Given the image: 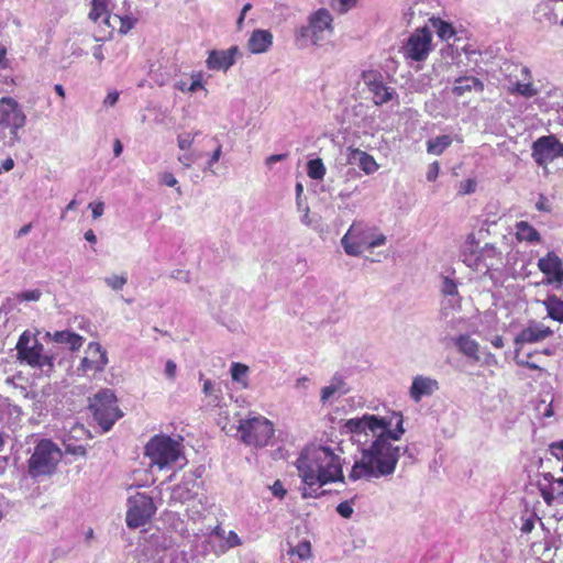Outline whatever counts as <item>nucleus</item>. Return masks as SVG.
<instances>
[{
  "label": "nucleus",
  "instance_id": "62",
  "mask_svg": "<svg viewBox=\"0 0 563 563\" xmlns=\"http://www.w3.org/2000/svg\"><path fill=\"white\" fill-rule=\"evenodd\" d=\"M123 151V146H122V143L120 140H115L114 143H113V153H114V156L118 157L121 155Z\"/></svg>",
  "mask_w": 563,
  "mask_h": 563
},
{
  "label": "nucleus",
  "instance_id": "47",
  "mask_svg": "<svg viewBox=\"0 0 563 563\" xmlns=\"http://www.w3.org/2000/svg\"><path fill=\"white\" fill-rule=\"evenodd\" d=\"M41 298V291L38 289L27 290L19 295V299L23 301H36Z\"/></svg>",
  "mask_w": 563,
  "mask_h": 563
},
{
  "label": "nucleus",
  "instance_id": "33",
  "mask_svg": "<svg viewBox=\"0 0 563 563\" xmlns=\"http://www.w3.org/2000/svg\"><path fill=\"white\" fill-rule=\"evenodd\" d=\"M247 373L249 367L245 364L232 363L231 377L234 382L240 383L243 388H246L249 386Z\"/></svg>",
  "mask_w": 563,
  "mask_h": 563
},
{
  "label": "nucleus",
  "instance_id": "64",
  "mask_svg": "<svg viewBox=\"0 0 563 563\" xmlns=\"http://www.w3.org/2000/svg\"><path fill=\"white\" fill-rule=\"evenodd\" d=\"M118 98H119L118 92H110V93L107 96V98H106L104 102H106V103H108V104H110V106H113V104H115V102L118 101Z\"/></svg>",
  "mask_w": 563,
  "mask_h": 563
},
{
  "label": "nucleus",
  "instance_id": "27",
  "mask_svg": "<svg viewBox=\"0 0 563 563\" xmlns=\"http://www.w3.org/2000/svg\"><path fill=\"white\" fill-rule=\"evenodd\" d=\"M53 340L56 343L66 344L68 349L73 352L78 351L82 346L85 341V339L81 335L67 330L56 331L53 335Z\"/></svg>",
  "mask_w": 563,
  "mask_h": 563
},
{
  "label": "nucleus",
  "instance_id": "7",
  "mask_svg": "<svg viewBox=\"0 0 563 563\" xmlns=\"http://www.w3.org/2000/svg\"><path fill=\"white\" fill-rule=\"evenodd\" d=\"M62 452L51 440H41L29 459V473L33 477L54 473Z\"/></svg>",
  "mask_w": 563,
  "mask_h": 563
},
{
  "label": "nucleus",
  "instance_id": "39",
  "mask_svg": "<svg viewBox=\"0 0 563 563\" xmlns=\"http://www.w3.org/2000/svg\"><path fill=\"white\" fill-rule=\"evenodd\" d=\"M291 554L298 555L301 560L308 559L311 554V545L309 541L299 542L291 551Z\"/></svg>",
  "mask_w": 563,
  "mask_h": 563
},
{
  "label": "nucleus",
  "instance_id": "28",
  "mask_svg": "<svg viewBox=\"0 0 563 563\" xmlns=\"http://www.w3.org/2000/svg\"><path fill=\"white\" fill-rule=\"evenodd\" d=\"M472 89L483 90V82L473 76L460 77L455 80L452 92L456 97H462L464 93L470 92Z\"/></svg>",
  "mask_w": 563,
  "mask_h": 563
},
{
  "label": "nucleus",
  "instance_id": "14",
  "mask_svg": "<svg viewBox=\"0 0 563 563\" xmlns=\"http://www.w3.org/2000/svg\"><path fill=\"white\" fill-rule=\"evenodd\" d=\"M332 15L327 9H319L309 16L308 25L301 26L298 31V37L310 38L317 44L323 36V32H332Z\"/></svg>",
  "mask_w": 563,
  "mask_h": 563
},
{
  "label": "nucleus",
  "instance_id": "16",
  "mask_svg": "<svg viewBox=\"0 0 563 563\" xmlns=\"http://www.w3.org/2000/svg\"><path fill=\"white\" fill-rule=\"evenodd\" d=\"M362 79L373 93V101L376 106L387 103L394 98L395 91L384 84L380 73L376 70H365L362 74Z\"/></svg>",
  "mask_w": 563,
  "mask_h": 563
},
{
  "label": "nucleus",
  "instance_id": "63",
  "mask_svg": "<svg viewBox=\"0 0 563 563\" xmlns=\"http://www.w3.org/2000/svg\"><path fill=\"white\" fill-rule=\"evenodd\" d=\"M492 345L496 349H501L504 347V339L501 335H496L492 341H490Z\"/></svg>",
  "mask_w": 563,
  "mask_h": 563
},
{
  "label": "nucleus",
  "instance_id": "17",
  "mask_svg": "<svg viewBox=\"0 0 563 563\" xmlns=\"http://www.w3.org/2000/svg\"><path fill=\"white\" fill-rule=\"evenodd\" d=\"M538 267L545 276V283L556 288L563 286V262L556 253L550 251L538 262Z\"/></svg>",
  "mask_w": 563,
  "mask_h": 563
},
{
  "label": "nucleus",
  "instance_id": "41",
  "mask_svg": "<svg viewBox=\"0 0 563 563\" xmlns=\"http://www.w3.org/2000/svg\"><path fill=\"white\" fill-rule=\"evenodd\" d=\"M476 188H477V183L475 179H473V178L465 179V180L461 181L459 185V195L460 196L471 195V194L475 192Z\"/></svg>",
  "mask_w": 563,
  "mask_h": 563
},
{
  "label": "nucleus",
  "instance_id": "58",
  "mask_svg": "<svg viewBox=\"0 0 563 563\" xmlns=\"http://www.w3.org/2000/svg\"><path fill=\"white\" fill-rule=\"evenodd\" d=\"M534 528V522L531 519H527L521 527V531L525 533H530Z\"/></svg>",
  "mask_w": 563,
  "mask_h": 563
},
{
  "label": "nucleus",
  "instance_id": "48",
  "mask_svg": "<svg viewBox=\"0 0 563 563\" xmlns=\"http://www.w3.org/2000/svg\"><path fill=\"white\" fill-rule=\"evenodd\" d=\"M339 390V386L331 384L330 386H325L321 389V401L325 402L329 400L334 393Z\"/></svg>",
  "mask_w": 563,
  "mask_h": 563
},
{
  "label": "nucleus",
  "instance_id": "44",
  "mask_svg": "<svg viewBox=\"0 0 563 563\" xmlns=\"http://www.w3.org/2000/svg\"><path fill=\"white\" fill-rule=\"evenodd\" d=\"M177 142L180 150H188L194 143V136L190 133L180 134Z\"/></svg>",
  "mask_w": 563,
  "mask_h": 563
},
{
  "label": "nucleus",
  "instance_id": "32",
  "mask_svg": "<svg viewBox=\"0 0 563 563\" xmlns=\"http://www.w3.org/2000/svg\"><path fill=\"white\" fill-rule=\"evenodd\" d=\"M508 92L511 95H520L525 98H532L538 95V89L533 86L532 81L528 82H515L508 88Z\"/></svg>",
  "mask_w": 563,
  "mask_h": 563
},
{
  "label": "nucleus",
  "instance_id": "12",
  "mask_svg": "<svg viewBox=\"0 0 563 563\" xmlns=\"http://www.w3.org/2000/svg\"><path fill=\"white\" fill-rule=\"evenodd\" d=\"M531 148L533 161L541 167H547L556 158L563 157V143L553 134L537 139Z\"/></svg>",
  "mask_w": 563,
  "mask_h": 563
},
{
  "label": "nucleus",
  "instance_id": "49",
  "mask_svg": "<svg viewBox=\"0 0 563 563\" xmlns=\"http://www.w3.org/2000/svg\"><path fill=\"white\" fill-rule=\"evenodd\" d=\"M228 548H234L241 545V539L234 531H230L227 537H224Z\"/></svg>",
  "mask_w": 563,
  "mask_h": 563
},
{
  "label": "nucleus",
  "instance_id": "8",
  "mask_svg": "<svg viewBox=\"0 0 563 563\" xmlns=\"http://www.w3.org/2000/svg\"><path fill=\"white\" fill-rule=\"evenodd\" d=\"M15 350L18 360L31 367L44 368L47 366L48 369H52L54 366L53 357L44 354L43 344L29 331H24L20 335Z\"/></svg>",
  "mask_w": 563,
  "mask_h": 563
},
{
  "label": "nucleus",
  "instance_id": "55",
  "mask_svg": "<svg viewBox=\"0 0 563 563\" xmlns=\"http://www.w3.org/2000/svg\"><path fill=\"white\" fill-rule=\"evenodd\" d=\"M251 8H252V4H251V3H246V4H244V7L242 8L241 14H240V16H239V19H238V22H236V24H238V29H241V27H242V25H243V21H244V19H245V14H246V12H247Z\"/></svg>",
  "mask_w": 563,
  "mask_h": 563
},
{
  "label": "nucleus",
  "instance_id": "60",
  "mask_svg": "<svg viewBox=\"0 0 563 563\" xmlns=\"http://www.w3.org/2000/svg\"><path fill=\"white\" fill-rule=\"evenodd\" d=\"M541 495H542L543 500L547 503V505L551 506L554 500L553 494L548 490L542 489Z\"/></svg>",
  "mask_w": 563,
  "mask_h": 563
},
{
  "label": "nucleus",
  "instance_id": "15",
  "mask_svg": "<svg viewBox=\"0 0 563 563\" xmlns=\"http://www.w3.org/2000/svg\"><path fill=\"white\" fill-rule=\"evenodd\" d=\"M394 421L395 418H393V413L388 417H377L375 415L365 413L360 418L346 420L344 427L351 433L361 434L369 430L375 434L378 430L382 432L390 428Z\"/></svg>",
  "mask_w": 563,
  "mask_h": 563
},
{
  "label": "nucleus",
  "instance_id": "43",
  "mask_svg": "<svg viewBox=\"0 0 563 563\" xmlns=\"http://www.w3.org/2000/svg\"><path fill=\"white\" fill-rule=\"evenodd\" d=\"M336 511L343 518H351L353 514V508L350 501H342L336 506Z\"/></svg>",
  "mask_w": 563,
  "mask_h": 563
},
{
  "label": "nucleus",
  "instance_id": "24",
  "mask_svg": "<svg viewBox=\"0 0 563 563\" xmlns=\"http://www.w3.org/2000/svg\"><path fill=\"white\" fill-rule=\"evenodd\" d=\"M112 14L109 9L108 0H91L88 19L93 23L103 22L106 25L111 26L110 20Z\"/></svg>",
  "mask_w": 563,
  "mask_h": 563
},
{
  "label": "nucleus",
  "instance_id": "42",
  "mask_svg": "<svg viewBox=\"0 0 563 563\" xmlns=\"http://www.w3.org/2000/svg\"><path fill=\"white\" fill-rule=\"evenodd\" d=\"M191 84L188 88H185V85L184 86H180L179 89L180 90H187L189 92H195L197 91L198 89H202L203 88V76L201 73H195L191 75Z\"/></svg>",
  "mask_w": 563,
  "mask_h": 563
},
{
  "label": "nucleus",
  "instance_id": "3",
  "mask_svg": "<svg viewBox=\"0 0 563 563\" xmlns=\"http://www.w3.org/2000/svg\"><path fill=\"white\" fill-rule=\"evenodd\" d=\"M461 256L463 263L476 272L487 273L503 264L501 251L492 243L478 249V241L473 233L467 235Z\"/></svg>",
  "mask_w": 563,
  "mask_h": 563
},
{
  "label": "nucleus",
  "instance_id": "11",
  "mask_svg": "<svg viewBox=\"0 0 563 563\" xmlns=\"http://www.w3.org/2000/svg\"><path fill=\"white\" fill-rule=\"evenodd\" d=\"M26 117L11 97L0 99V128L10 129L12 140L19 141L18 131L25 125Z\"/></svg>",
  "mask_w": 563,
  "mask_h": 563
},
{
  "label": "nucleus",
  "instance_id": "52",
  "mask_svg": "<svg viewBox=\"0 0 563 563\" xmlns=\"http://www.w3.org/2000/svg\"><path fill=\"white\" fill-rule=\"evenodd\" d=\"M9 68V58L7 56V48L0 44V71Z\"/></svg>",
  "mask_w": 563,
  "mask_h": 563
},
{
  "label": "nucleus",
  "instance_id": "10",
  "mask_svg": "<svg viewBox=\"0 0 563 563\" xmlns=\"http://www.w3.org/2000/svg\"><path fill=\"white\" fill-rule=\"evenodd\" d=\"M156 512L153 498L148 495L137 493L128 499L126 526L136 529L146 525Z\"/></svg>",
  "mask_w": 563,
  "mask_h": 563
},
{
  "label": "nucleus",
  "instance_id": "45",
  "mask_svg": "<svg viewBox=\"0 0 563 563\" xmlns=\"http://www.w3.org/2000/svg\"><path fill=\"white\" fill-rule=\"evenodd\" d=\"M536 208L538 211L550 213L552 211L551 205L548 200V198L543 195H539V199L536 203Z\"/></svg>",
  "mask_w": 563,
  "mask_h": 563
},
{
  "label": "nucleus",
  "instance_id": "18",
  "mask_svg": "<svg viewBox=\"0 0 563 563\" xmlns=\"http://www.w3.org/2000/svg\"><path fill=\"white\" fill-rule=\"evenodd\" d=\"M108 364L107 352L98 342H90L80 362L79 371L84 374L102 372Z\"/></svg>",
  "mask_w": 563,
  "mask_h": 563
},
{
  "label": "nucleus",
  "instance_id": "25",
  "mask_svg": "<svg viewBox=\"0 0 563 563\" xmlns=\"http://www.w3.org/2000/svg\"><path fill=\"white\" fill-rule=\"evenodd\" d=\"M454 343L459 351L467 357L479 360V344L467 334H461L454 339Z\"/></svg>",
  "mask_w": 563,
  "mask_h": 563
},
{
  "label": "nucleus",
  "instance_id": "57",
  "mask_svg": "<svg viewBox=\"0 0 563 563\" xmlns=\"http://www.w3.org/2000/svg\"><path fill=\"white\" fill-rule=\"evenodd\" d=\"M287 157V154H274L267 157L266 164L272 165L276 162L283 161Z\"/></svg>",
  "mask_w": 563,
  "mask_h": 563
},
{
  "label": "nucleus",
  "instance_id": "30",
  "mask_svg": "<svg viewBox=\"0 0 563 563\" xmlns=\"http://www.w3.org/2000/svg\"><path fill=\"white\" fill-rule=\"evenodd\" d=\"M451 144L452 137L450 135H440L427 142V152L441 155Z\"/></svg>",
  "mask_w": 563,
  "mask_h": 563
},
{
  "label": "nucleus",
  "instance_id": "6",
  "mask_svg": "<svg viewBox=\"0 0 563 563\" xmlns=\"http://www.w3.org/2000/svg\"><path fill=\"white\" fill-rule=\"evenodd\" d=\"M238 432L244 444L257 449L269 444L275 429L271 420L263 416H256L240 420Z\"/></svg>",
  "mask_w": 563,
  "mask_h": 563
},
{
  "label": "nucleus",
  "instance_id": "22",
  "mask_svg": "<svg viewBox=\"0 0 563 563\" xmlns=\"http://www.w3.org/2000/svg\"><path fill=\"white\" fill-rule=\"evenodd\" d=\"M439 389L438 380L418 375L413 378L409 395L416 401L419 402L422 397L431 396Z\"/></svg>",
  "mask_w": 563,
  "mask_h": 563
},
{
  "label": "nucleus",
  "instance_id": "59",
  "mask_svg": "<svg viewBox=\"0 0 563 563\" xmlns=\"http://www.w3.org/2000/svg\"><path fill=\"white\" fill-rule=\"evenodd\" d=\"M178 161L184 164L185 167H190L192 163V155L191 154H185L178 157Z\"/></svg>",
  "mask_w": 563,
  "mask_h": 563
},
{
  "label": "nucleus",
  "instance_id": "51",
  "mask_svg": "<svg viewBox=\"0 0 563 563\" xmlns=\"http://www.w3.org/2000/svg\"><path fill=\"white\" fill-rule=\"evenodd\" d=\"M272 492H273L274 496L279 497V498H284L285 495L287 494V490L284 488L280 481H276L274 483V485L272 486Z\"/></svg>",
  "mask_w": 563,
  "mask_h": 563
},
{
  "label": "nucleus",
  "instance_id": "35",
  "mask_svg": "<svg viewBox=\"0 0 563 563\" xmlns=\"http://www.w3.org/2000/svg\"><path fill=\"white\" fill-rule=\"evenodd\" d=\"M329 5L338 13L344 14L357 4L358 0H328Z\"/></svg>",
  "mask_w": 563,
  "mask_h": 563
},
{
  "label": "nucleus",
  "instance_id": "1",
  "mask_svg": "<svg viewBox=\"0 0 563 563\" xmlns=\"http://www.w3.org/2000/svg\"><path fill=\"white\" fill-rule=\"evenodd\" d=\"M393 418H395V428L382 431L369 448L363 450L361 460L355 462L349 474L352 481L378 478L395 472L400 449L393 445L390 440H400L405 428L401 412L393 411Z\"/></svg>",
  "mask_w": 563,
  "mask_h": 563
},
{
  "label": "nucleus",
  "instance_id": "13",
  "mask_svg": "<svg viewBox=\"0 0 563 563\" xmlns=\"http://www.w3.org/2000/svg\"><path fill=\"white\" fill-rule=\"evenodd\" d=\"M432 45L431 32L424 26L417 29L404 46V56L407 59L422 62L427 59Z\"/></svg>",
  "mask_w": 563,
  "mask_h": 563
},
{
  "label": "nucleus",
  "instance_id": "23",
  "mask_svg": "<svg viewBox=\"0 0 563 563\" xmlns=\"http://www.w3.org/2000/svg\"><path fill=\"white\" fill-rule=\"evenodd\" d=\"M273 44V35L267 30H255L247 41V48L253 54L265 53Z\"/></svg>",
  "mask_w": 563,
  "mask_h": 563
},
{
  "label": "nucleus",
  "instance_id": "2",
  "mask_svg": "<svg viewBox=\"0 0 563 563\" xmlns=\"http://www.w3.org/2000/svg\"><path fill=\"white\" fill-rule=\"evenodd\" d=\"M297 470L305 485L303 498H318L323 494V485L343 481L340 457L324 446L305 449L297 460Z\"/></svg>",
  "mask_w": 563,
  "mask_h": 563
},
{
  "label": "nucleus",
  "instance_id": "20",
  "mask_svg": "<svg viewBox=\"0 0 563 563\" xmlns=\"http://www.w3.org/2000/svg\"><path fill=\"white\" fill-rule=\"evenodd\" d=\"M239 53L238 46H232L225 51H211L206 60L207 67L212 70H228L234 63Z\"/></svg>",
  "mask_w": 563,
  "mask_h": 563
},
{
  "label": "nucleus",
  "instance_id": "50",
  "mask_svg": "<svg viewBox=\"0 0 563 563\" xmlns=\"http://www.w3.org/2000/svg\"><path fill=\"white\" fill-rule=\"evenodd\" d=\"M440 166L438 162H433L429 166V170L427 173V179L429 181H434L439 175Z\"/></svg>",
  "mask_w": 563,
  "mask_h": 563
},
{
  "label": "nucleus",
  "instance_id": "4",
  "mask_svg": "<svg viewBox=\"0 0 563 563\" xmlns=\"http://www.w3.org/2000/svg\"><path fill=\"white\" fill-rule=\"evenodd\" d=\"M347 255L357 256L386 243V236L376 227L354 222L341 240Z\"/></svg>",
  "mask_w": 563,
  "mask_h": 563
},
{
  "label": "nucleus",
  "instance_id": "5",
  "mask_svg": "<svg viewBox=\"0 0 563 563\" xmlns=\"http://www.w3.org/2000/svg\"><path fill=\"white\" fill-rule=\"evenodd\" d=\"M144 450L145 456L151 461V465L164 470L179 459L181 443L169 435L157 434L146 443Z\"/></svg>",
  "mask_w": 563,
  "mask_h": 563
},
{
  "label": "nucleus",
  "instance_id": "54",
  "mask_svg": "<svg viewBox=\"0 0 563 563\" xmlns=\"http://www.w3.org/2000/svg\"><path fill=\"white\" fill-rule=\"evenodd\" d=\"M161 180L164 185L168 187H174L177 184V179L174 177L172 173H164L161 177Z\"/></svg>",
  "mask_w": 563,
  "mask_h": 563
},
{
  "label": "nucleus",
  "instance_id": "37",
  "mask_svg": "<svg viewBox=\"0 0 563 563\" xmlns=\"http://www.w3.org/2000/svg\"><path fill=\"white\" fill-rule=\"evenodd\" d=\"M113 18L120 21L119 32L121 34H126L136 24V19L130 15L121 16L115 14Z\"/></svg>",
  "mask_w": 563,
  "mask_h": 563
},
{
  "label": "nucleus",
  "instance_id": "31",
  "mask_svg": "<svg viewBox=\"0 0 563 563\" xmlns=\"http://www.w3.org/2000/svg\"><path fill=\"white\" fill-rule=\"evenodd\" d=\"M430 21L441 40L449 41L455 35V30L449 22L443 21L440 18H432Z\"/></svg>",
  "mask_w": 563,
  "mask_h": 563
},
{
  "label": "nucleus",
  "instance_id": "9",
  "mask_svg": "<svg viewBox=\"0 0 563 563\" xmlns=\"http://www.w3.org/2000/svg\"><path fill=\"white\" fill-rule=\"evenodd\" d=\"M95 420L103 431H109L114 422L122 416L117 398L111 390H102L95 395L90 402Z\"/></svg>",
  "mask_w": 563,
  "mask_h": 563
},
{
  "label": "nucleus",
  "instance_id": "53",
  "mask_svg": "<svg viewBox=\"0 0 563 563\" xmlns=\"http://www.w3.org/2000/svg\"><path fill=\"white\" fill-rule=\"evenodd\" d=\"M176 368H177L176 364L172 360H168L166 362V366H165L166 376L170 379H174L176 376Z\"/></svg>",
  "mask_w": 563,
  "mask_h": 563
},
{
  "label": "nucleus",
  "instance_id": "19",
  "mask_svg": "<svg viewBox=\"0 0 563 563\" xmlns=\"http://www.w3.org/2000/svg\"><path fill=\"white\" fill-rule=\"evenodd\" d=\"M552 334L553 331L544 324H529L527 328L522 329L515 338V352L520 353L523 344L543 341Z\"/></svg>",
  "mask_w": 563,
  "mask_h": 563
},
{
  "label": "nucleus",
  "instance_id": "26",
  "mask_svg": "<svg viewBox=\"0 0 563 563\" xmlns=\"http://www.w3.org/2000/svg\"><path fill=\"white\" fill-rule=\"evenodd\" d=\"M516 239L519 242L540 243L541 235L536 228L527 221H519L515 225Z\"/></svg>",
  "mask_w": 563,
  "mask_h": 563
},
{
  "label": "nucleus",
  "instance_id": "34",
  "mask_svg": "<svg viewBox=\"0 0 563 563\" xmlns=\"http://www.w3.org/2000/svg\"><path fill=\"white\" fill-rule=\"evenodd\" d=\"M307 174L311 179L321 180L325 175V167L322 159H310L307 163Z\"/></svg>",
  "mask_w": 563,
  "mask_h": 563
},
{
  "label": "nucleus",
  "instance_id": "56",
  "mask_svg": "<svg viewBox=\"0 0 563 563\" xmlns=\"http://www.w3.org/2000/svg\"><path fill=\"white\" fill-rule=\"evenodd\" d=\"M213 390H214V386H213L212 382L210 379H206L203 382V387H202L203 394L206 396H212Z\"/></svg>",
  "mask_w": 563,
  "mask_h": 563
},
{
  "label": "nucleus",
  "instance_id": "36",
  "mask_svg": "<svg viewBox=\"0 0 563 563\" xmlns=\"http://www.w3.org/2000/svg\"><path fill=\"white\" fill-rule=\"evenodd\" d=\"M536 353H528L526 358H521L519 353L515 352V361L518 365L533 371H543V368L532 360Z\"/></svg>",
  "mask_w": 563,
  "mask_h": 563
},
{
  "label": "nucleus",
  "instance_id": "46",
  "mask_svg": "<svg viewBox=\"0 0 563 563\" xmlns=\"http://www.w3.org/2000/svg\"><path fill=\"white\" fill-rule=\"evenodd\" d=\"M89 209L91 210L92 218L98 219L103 214L104 203L102 201L90 202Z\"/></svg>",
  "mask_w": 563,
  "mask_h": 563
},
{
  "label": "nucleus",
  "instance_id": "29",
  "mask_svg": "<svg viewBox=\"0 0 563 563\" xmlns=\"http://www.w3.org/2000/svg\"><path fill=\"white\" fill-rule=\"evenodd\" d=\"M548 316L559 322H563V300L556 295H550L543 301Z\"/></svg>",
  "mask_w": 563,
  "mask_h": 563
},
{
  "label": "nucleus",
  "instance_id": "21",
  "mask_svg": "<svg viewBox=\"0 0 563 563\" xmlns=\"http://www.w3.org/2000/svg\"><path fill=\"white\" fill-rule=\"evenodd\" d=\"M347 163L349 164H358V167L366 174L371 175L378 170L379 165L367 152H364L356 147H347Z\"/></svg>",
  "mask_w": 563,
  "mask_h": 563
},
{
  "label": "nucleus",
  "instance_id": "61",
  "mask_svg": "<svg viewBox=\"0 0 563 563\" xmlns=\"http://www.w3.org/2000/svg\"><path fill=\"white\" fill-rule=\"evenodd\" d=\"M13 166H14V161L11 157H8L7 159H4L2 162L1 168L5 172H9L13 168Z\"/></svg>",
  "mask_w": 563,
  "mask_h": 563
},
{
  "label": "nucleus",
  "instance_id": "40",
  "mask_svg": "<svg viewBox=\"0 0 563 563\" xmlns=\"http://www.w3.org/2000/svg\"><path fill=\"white\" fill-rule=\"evenodd\" d=\"M441 292L444 296H457V284L450 277H444L442 282Z\"/></svg>",
  "mask_w": 563,
  "mask_h": 563
},
{
  "label": "nucleus",
  "instance_id": "38",
  "mask_svg": "<svg viewBox=\"0 0 563 563\" xmlns=\"http://www.w3.org/2000/svg\"><path fill=\"white\" fill-rule=\"evenodd\" d=\"M104 282L113 290H120L128 283V277L125 275H113V276L107 277L104 279Z\"/></svg>",
  "mask_w": 563,
  "mask_h": 563
}]
</instances>
